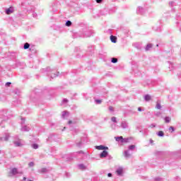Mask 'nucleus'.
Returning a JSON list of instances; mask_svg holds the SVG:
<instances>
[{"instance_id":"30","label":"nucleus","mask_w":181,"mask_h":181,"mask_svg":"<svg viewBox=\"0 0 181 181\" xmlns=\"http://www.w3.org/2000/svg\"><path fill=\"white\" fill-rule=\"evenodd\" d=\"M62 117V118H66V117H69V112L63 111Z\"/></svg>"},{"instance_id":"45","label":"nucleus","mask_w":181,"mask_h":181,"mask_svg":"<svg viewBox=\"0 0 181 181\" xmlns=\"http://www.w3.org/2000/svg\"><path fill=\"white\" fill-rule=\"evenodd\" d=\"M111 128H112V129H115L117 128V124H111Z\"/></svg>"},{"instance_id":"10","label":"nucleus","mask_w":181,"mask_h":181,"mask_svg":"<svg viewBox=\"0 0 181 181\" xmlns=\"http://www.w3.org/2000/svg\"><path fill=\"white\" fill-rule=\"evenodd\" d=\"M38 173H49L50 172V169L46 168H42L40 170H37Z\"/></svg>"},{"instance_id":"48","label":"nucleus","mask_w":181,"mask_h":181,"mask_svg":"<svg viewBox=\"0 0 181 181\" xmlns=\"http://www.w3.org/2000/svg\"><path fill=\"white\" fill-rule=\"evenodd\" d=\"M25 117H21V125H23L25 124Z\"/></svg>"},{"instance_id":"41","label":"nucleus","mask_w":181,"mask_h":181,"mask_svg":"<svg viewBox=\"0 0 181 181\" xmlns=\"http://www.w3.org/2000/svg\"><path fill=\"white\" fill-rule=\"evenodd\" d=\"M156 155H157L158 156L163 155V151H156Z\"/></svg>"},{"instance_id":"33","label":"nucleus","mask_w":181,"mask_h":181,"mask_svg":"<svg viewBox=\"0 0 181 181\" xmlns=\"http://www.w3.org/2000/svg\"><path fill=\"white\" fill-rule=\"evenodd\" d=\"M31 148H33V149H38L39 148V144H31Z\"/></svg>"},{"instance_id":"38","label":"nucleus","mask_w":181,"mask_h":181,"mask_svg":"<svg viewBox=\"0 0 181 181\" xmlns=\"http://www.w3.org/2000/svg\"><path fill=\"white\" fill-rule=\"evenodd\" d=\"M164 119L167 124H168V122H170V117H165Z\"/></svg>"},{"instance_id":"6","label":"nucleus","mask_w":181,"mask_h":181,"mask_svg":"<svg viewBox=\"0 0 181 181\" xmlns=\"http://www.w3.org/2000/svg\"><path fill=\"white\" fill-rule=\"evenodd\" d=\"M9 138H11V134L5 133L4 137H0V142H4V141L6 142L7 141L9 140Z\"/></svg>"},{"instance_id":"9","label":"nucleus","mask_w":181,"mask_h":181,"mask_svg":"<svg viewBox=\"0 0 181 181\" xmlns=\"http://www.w3.org/2000/svg\"><path fill=\"white\" fill-rule=\"evenodd\" d=\"M5 12L6 15H11V13H13V12H15V8H13V6H11L6 8Z\"/></svg>"},{"instance_id":"63","label":"nucleus","mask_w":181,"mask_h":181,"mask_svg":"<svg viewBox=\"0 0 181 181\" xmlns=\"http://www.w3.org/2000/svg\"><path fill=\"white\" fill-rule=\"evenodd\" d=\"M73 123V122L71 121V120H69V122H68V124L70 125V124H72Z\"/></svg>"},{"instance_id":"50","label":"nucleus","mask_w":181,"mask_h":181,"mask_svg":"<svg viewBox=\"0 0 181 181\" xmlns=\"http://www.w3.org/2000/svg\"><path fill=\"white\" fill-rule=\"evenodd\" d=\"M156 32H162V29L160 27H158L156 29H154Z\"/></svg>"},{"instance_id":"1","label":"nucleus","mask_w":181,"mask_h":181,"mask_svg":"<svg viewBox=\"0 0 181 181\" xmlns=\"http://www.w3.org/2000/svg\"><path fill=\"white\" fill-rule=\"evenodd\" d=\"M11 117H12V115L8 111V109H4L0 111V118L1 119L0 127H1V128H5L4 124H5Z\"/></svg>"},{"instance_id":"51","label":"nucleus","mask_w":181,"mask_h":181,"mask_svg":"<svg viewBox=\"0 0 181 181\" xmlns=\"http://www.w3.org/2000/svg\"><path fill=\"white\" fill-rule=\"evenodd\" d=\"M161 112H157L154 114V115H156V117H159L160 115H161Z\"/></svg>"},{"instance_id":"23","label":"nucleus","mask_w":181,"mask_h":181,"mask_svg":"<svg viewBox=\"0 0 181 181\" xmlns=\"http://www.w3.org/2000/svg\"><path fill=\"white\" fill-rule=\"evenodd\" d=\"M78 168L81 170H86V165H84V164H78Z\"/></svg>"},{"instance_id":"7","label":"nucleus","mask_w":181,"mask_h":181,"mask_svg":"<svg viewBox=\"0 0 181 181\" xmlns=\"http://www.w3.org/2000/svg\"><path fill=\"white\" fill-rule=\"evenodd\" d=\"M16 66L20 69H25V67H26V64L24 62H21V61H16Z\"/></svg>"},{"instance_id":"35","label":"nucleus","mask_w":181,"mask_h":181,"mask_svg":"<svg viewBox=\"0 0 181 181\" xmlns=\"http://www.w3.org/2000/svg\"><path fill=\"white\" fill-rule=\"evenodd\" d=\"M111 62H112V63H114V64L118 63V59H117V58H115V57H112V58L111 59Z\"/></svg>"},{"instance_id":"13","label":"nucleus","mask_w":181,"mask_h":181,"mask_svg":"<svg viewBox=\"0 0 181 181\" xmlns=\"http://www.w3.org/2000/svg\"><path fill=\"white\" fill-rule=\"evenodd\" d=\"M121 128L127 129V128H128V122H127V121H122L121 122Z\"/></svg>"},{"instance_id":"64","label":"nucleus","mask_w":181,"mask_h":181,"mask_svg":"<svg viewBox=\"0 0 181 181\" xmlns=\"http://www.w3.org/2000/svg\"><path fill=\"white\" fill-rule=\"evenodd\" d=\"M23 180H26V177H24L23 178Z\"/></svg>"},{"instance_id":"28","label":"nucleus","mask_w":181,"mask_h":181,"mask_svg":"<svg viewBox=\"0 0 181 181\" xmlns=\"http://www.w3.org/2000/svg\"><path fill=\"white\" fill-rule=\"evenodd\" d=\"M29 47H30V44H29L28 42H25L23 46L24 50H28Z\"/></svg>"},{"instance_id":"11","label":"nucleus","mask_w":181,"mask_h":181,"mask_svg":"<svg viewBox=\"0 0 181 181\" xmlns=\"http://www.w3.org/2000/svg\"><path fill=\"white\" fill-rule=\"evenodd\" d=\"M95 149H98V151H108V147L100 145V146H96Z\"/></svg>"},{"instance_id":"5","label":"nucleus","mask_w":181,"mask_h":181,"mask_svg":"<svg viewBox=\"0 0 181 181\" xmlns=\"http://www.w3.org/2000/svg\"><path fill=\"white\" fill-rule=\"evenodd\" d=\"M13 145L17 148H21V146H23L24 145H25V141L22 139L14 140Z\"/></svg>"},{"instance_id":"17","label":"nucleus","mask_w":181,"mask_h":181,"mask_svg":"<svg viewBox=\"0 0 181 181\" xmlns=\"http://www.w3.org/2000/svg\"><path fill=\"white\" fill-rule=\"evenodd\" d=\"M84 139H86V138L82 137L81 139V141L76 143V146H78V148H81V146H83V141H84Z\"/></svg>"},{"instance_id":"42","label":"nucleus","mask_w":181,"mask_h":181,"mask_svg":"<svg viewBox=\"0 0 181 181\" xmlns=\"http://www.w3.org/2000/svg\"><path fill=\"white\" fill-rule=\"evenodd\" d=\"M28 166H30V168H33V166H35V163H33V161L30 162L28 163Z\"/></svg>"},{"instance_id":"46","label":"nucleus","mask_w":181,"mask_h":181,"mask_svg":"<svg viewBox=\"0 0 181 181\" xmlns=\"http://www.w3.org/2000/svg\"><path fill=\"white\" fill-rule=\"evenodd\" d=\"M63 104H67V103H69V100L64 98L62 100Z\"/></svg>"},{"instance_id":"19","label":"nucleus","mask_w":181,"mask_h":181,"mask_svg":"<svg viewBox=\"0 0 181 181\" xmlns=\"http://www.w3.org/2000/svg\"><path fill=\"white\" fill-rule=\"evenodd\" d=\"M134 46L136 47V49H138V50H141V49H142V45L141 43L136 42L134 44Z\"/></svg>"},{"instance_id":"58","label":"nucleus","mask_w":181,"mask_h":181,"mask_svg":"<svg viewBox=\"0 0 181 181\" xmlns=\"http://www.w3.org/2000/svg\"><path fill=\"white\" fill-rule=\"evenodd\" d=\"M11 82H7L6 83V86H7V87H9V86H11Z\"/></svg>"},{"instance_id":"44","label":"nucleus","mask_w":181,"mask_h":181,"mask_svg":"<svg viewBox=\"0 0 181 181\" xmlns=\"http://www.w3.org/2000/svg\"><path fill=\"white\" fill-rule=\"evenodd\" d=\"M154 180L155 181H162V178L160 177H156L154 178Z\"/></svg>"},{"instance_id":"52","label":"nucleus","mask_w":181,"mask_h":181,"mask_svg":"<svg viewBox=\"0 0 181 181\" xmlns=\"http://www.w3.org/2000/svg\"><path fill=\"white\" fill-rule=\"evenodd\" d=\"M156 127V124H155V123H153V124H151L149 126L150 128H155Z\"/></svg>"},{"instance_id":"39","label":"nucleus","mask_w":181,"mask_h":181,"mask_svg":"<svg viewBox=\"0 0 181 181\" xmlns=\"http://www.w3.org/2000/svg\"><path fill=\"white\" fill-rule=\"evenodd\" d=\"M111 121L112 122H114L115 124H117V117H112V118H111Z\"/></svg>"},{"instance_id":"18","label":"nucleus","mask_w":181,"mask_h":181,"mask_svg":"<svg viewBox=\"0 0 181 181\" xmlns=\"http://www.w3.org/2000/svg\"><path fill=\"white\" fill-rule=\"evenodd\" d=\"M76 153H81L82 155H84V151H78L76 153H71V159H73V158H76Z\"/></svg>"},{"instance_id":"27","label":"nucleus","mask_w":181,"mask_h":181,"mask_svg":"<svg viewBox=\"0 0 181 181\" xmlns=\"http://www.w3.org/2000/svg\"><path fill=\"white\" fill-rule=\"evenodd\" d=\"M18 168H14L11 170V174L15 175H18Z\"/></svg>"},{"instance_id":"2","label":"nucleus","mask_w":181,"mask_h":181,"mask_svg":"<svg viewBox=\"0 0 181 181\" xmlns=\"http://www.w3.org/2000/svg\"><path fill=\"white\" fill-rule=\"evenodd\" d=\"M76 35L78 37H91L94 35V31L88 28H83Z\"/></svg>"},{"instance_id":"31","label":"nucleus","mask_w":181,"mask_h":181,"mask_svg":"<svg viewBox=\"0 0 181 181\" xmlns=\"http://www.w3.org/2000/svg\"><path fill=\"white\" fill-rule=\"evenodd\" d=\"M71 25H73V23L69 20L66 21L65 23V26H67L68 28H70V26H71Z\"/></svg>"},{"instance_id":"49","label":"nucleus","mask_w":181,"mask_h":181,"mask_svg":"<svg viewBox=\"0 0 181 181\" xmlns=\"http://www.w3.org/2000/svg\"><path fill=\"white\" fill-rule=\"evenodd\" d=\"M13 139H15V141H18V139H19V136L15 135V136H13Z\"/></svg>"},{"instance_id":"59","label":"nucleus","mask_w":181,"mask_h":181,"mask_svg":"<svg viewBox=\"0 0 181 181\" xmlns=\"http://www.w3.org/2000/svg\"><path fill=\"white\" fill-rule=\"evenodd\" d=\"M107 158H108L109 160H111V159H112V156H111L110 155L107 156Z\"/></svg>"},{"instance_id":"37","label":"nucleus","mask_w":181,"mask_h":181,"mask_svg":"<svg viewBox=\"0 0 181 181\" xmlns=\"http://www.w3.org/2000/svg\"><path fill=\"white\" fill-rule=\"evenodd\" d=\"M13 104H14V105H18L21 104V100L17 99L16 100H14Z\"/></svg>"},{"instance_id":"62","label":"nucleus","mask_w":181,"mask_h":181,"mask_svg":"<svg viewBox=\"0 0 181 181\" xmlns=\"http://www.w3.org/2000/svg\"><path fill=\"white\" fill-rule=\"evenodd\" d=\"M179 30H180V32L181 33V23H180V25H179Z\"/></svg>"},{"instance_id":"12","label":"nucleus","mask_w":181,"mask_h":181,"mask_svg":"<svg viewBox=\"0 0 181 181\" xmlns=\"http://www.w3.org/2000/svg\"><path fill=\"white\" fill-rule=\"evenodd\" d=\"M108 156V151L107 150H103V152L100 154V158H107Z\"/></svg>"},{"instance_id":"8","label":"nucleus","mask_w":181,"mask_h":181,"mask_svg":"<svg viewBox=\"0 0 181 181\" xmlns=\"http://www.w3.org/2000/svg\"><path fill=\"white\" fill-rule=\"evenodd\" d=\"M146 12V9L144 8L143 7L139 6L136 11L138 15H144Z\"/></svg>"},{"instance_id":"20","label":"nucleus","mask_w":181,"mask_h":181,"mask_svg":"<svg viewBox=\"0 0 181 181\" xmlns=\"http://www.w3.org/2000/svg\"><path fill=\"white\" fill-rule=\"evenodd\" d=\"M115 139L117 142H120V144H122V141L124 140V137L122 136L115 137Z\"/></svg>"},{"instance_id":"16","label":"nucleus","mask_w":181,"mask_h":181,"mask_svg":"<svg viewBox=\"0 0 181 181\" xmlns=\"http://www.w3.org/2000/svg\"><path fill=\"white\" fill-rule=\"evenodd\" d=\"M117 176H122V173H124V170L122 168H119L116 170Z\"/></svg>"},{"instance_id":"15","label":"nucleus","mask_w":181,"mask_h":181,"mask_svg":"<svg viewBox=\"0 0 181 181\" xmlns=\"http://www.w3.org/2000/svg\"><path fill=\"white\" fill-rule=\"evenodd\" d=\"M21 131L28 132V131H30V127H28L27 125H23L22 126Z\"/></svg>"},{"instance_id":"34","label":"nucleus","mask_w":181,"mask_h":181,"mask_svg":"<svg viewBox=\"0 0 181 181\" xmlns=\"http://www.w3.org/2000/svg\"><path fill=\"white\" fill-rule=\"evenodd\" d=\"M157 135L158 136H160V137L165 136V133L162 131H159L158 132H157Z\"/></svg>"},{"instance_id":"14","label":"nucleus","mask_w":181,"mask_h":181,"mask_svg":"<svg viewBox=\"0 0 181 181\" xmlns=\"http://www.w3.org/2000/svg\"><path fill=\"white\" fill-rule=\"evenodd\" d=\"M124 156L126 159H129L131 158V153H129V150H126L124 152Z\"/></svg>"},{"instance_id":"29","label":"nucleus","mask_w":181,"mask_h":181,"mask_svg":"<svg viewBox=\"0 0 181 181\" xmlns=\"http://www.w3.org/2000/svg\"><path fill=\"white\" fill-rule=\"evenodd\" d=\"M95 49V47L94 45H90V47H88V52H90V53H93Z\"/></svg>"},{"instance_id":"32","label":"nucleus","mask_w":181,"mask_h":181,"mask_svg":"<svg viewBox=\"0 0 181 181\" xmlns=\"http://www.w3.org/2000/svg\"><path fill=\"white\" fill-rule=\"evenodd\" d=\"M135 148H136V146L132 144V145H130L128 147V151H134L135 150Z\"/></svg>"},{"instance_id":"24","label":"nucleus","mask_w":181,"mask_h":181,"mask_svg":"<svg viewBox=\"0 0 181 181\" xmlns=\"http://www.w3.org/2000/svg\"><path fill=\"white\" fill-rule=\"evenodd\" d=\"M0 101H1V103H5V101H6V97L1 93H0Z\"/></svg>"},{"instance_id":"53","label":"nucleus","mask_w":181,"mask_h":181,"mask_svg":"<svg viewBox=\"0 0 181 181\" xmlns=\"http://www.w3.org/2000/svg\"><path fill=\"white\" fill-rule=\"evenodd\" d=\"M54 138V134H51L48 139H53Z\"/></svg>"},{"instance_id":"25","label":"nucleus","mask_w":181,"mask_h":181,"mask_svg":"<svg viewBox=\"0 0 181 181\" xmlns=\"http://www.w3.org/2000/svg\"><path fill=\"white\" fill-rule=\"evenodd\" d=\"M156 108H157V110H162V105H160V101L159 100L157 101Z\"/></svg>"},{"instance_id":"57","label":"nucleus","mask_w":181,"mask_h":181,"mask_svg":"<svg viewBox=\"0 0 181 181\" xmlns=\"http://www.w3.org/2000/svg\"><path fill=\"white\" fill-rule=\"evenodd\" d=\"M107 176H108V177H112V173H109L107 174Z\"/></svg>"},{"instance_id":"4","label":"nucleus","mask_w":181,"mask_h":181,"mask_svg":"<svg viewBox=\"0 0 181 181\" xmlns=\"http://www.w3.org/2000/svg\"><path fill=\"white\" fill-rule=\"evenodd\" d=\"M39 100H40V90L39 89H35L31 92L30 100L31 103H37Z\"/></svg>"},{"instance_id":"56","label":"nucleus","mask_w":181,"mask_h":181,"mask_svg":"<svg viewBox=\"0 0 181 181\" xmlns=\"http://www.w3.org/2000/svg\"><path fill=\"white\" fill-rule=\"evenodd\" d=\"M33 18H36L37 16V13H33Z\"/></svg>"},{"instance_id":"43","label":"nucleus","mask_w":181,"mask_h":181,"mask_svg":"<svg viewBox=\"0 0 181 181\" xmlns=\"http://www.w3.org/2000/svg\"><path fill=\"white\" fill-rule=\"evenodd\" d=\"M168 129H169V131H170V132L172 133V132H174V131H175V127H173L171 126V127H169Z\"/></svg>"},{"instance_id":"54","label":"nucleus","mask_w":181,"mask_h":181,"mask_svg":"<svg viewBox=\"0 0 181 181\" xmlns=\"http://www.w3.org/2000/svg\"><path fill=\"white\" fill-rule=\"evenodd\" d=\"M175 4V1H170L169 5L170 6H173V4Z\"/></svg>"},{"instance_id":"55","label":"nucleus","mask_w":181,"mask_h":181,"mask_svg":"<svg viewBox=\"0 0 181 181\" xmlns=\"http://www.w3.org/2000/svg\"><path fill=\"white\" fill-rule=\"evenodd\" d=\"M103 0H96L97 4H102Z\"/></svg>"},{"instance_id":"36","label":"nucleus","mask_w":181,"mask_h":181,"mask_svg":"<svg viewBox=\"0 0 181 181\" xmlns=\"http://www.w3.org/2000/svg\"><path fill=\"white\" fill-rule=\"evenodd\" d=\"M129 142V139L128 138H123V141H122V144H128Z\"/></svg>"},{"instance_id":"26","label":"nucleus","mask_w":181,"mask_h":181,"mask_svg":"<svg viewBox=\"0 0 181 181\" xmlns=\"http://www.w3.org/2000/svg\"><path fill=\"white\" fill-rule=\"evenodd\" d=\"M110 40L112 43H117V37L114 35L110 36Z\"/></svg>"},{"instance_id":"47","label":"nucleus","mask_w":181,"mask_h":181,"mask_svg":"<svg viewBox=\"0 0 181 181\" xmlns=\"http://www.w3.org/2000/svg\"><path fill=\"white\" fill-rule=\"evenodd\" d=\"M109 111H110V112H114V107L112 106H110Z\"/></svg>"},{"instance_id":"40","label":"nucleus","mask_w":181,"mask_h":181,"mask_svg":"<svg viewBox=\"0 0 181 181\" xmlns=\"http://www.w3.org/2000/svg\"><path fill=\"white\" fill-rule=\"evenodd\" d=\"M95 104H101V103H103V100H101L100 99H96V100H95Z\"/></svg>"},{"instance_id":"22","label":"nucleus","mask_w":181,"mask_h":181,"mask_svg":"<svg viewBox=\"0 0 181 181\" xmlns=\"http://www.w3.org/2000/svg\"><path fill=\"white\" fill-rule=\"evenodd\" d=\"M151 100H152V97L150 95H146L144 96V100L148 102V101H151Z\"/></svg>"},{"instance_id":"61","label":"nucleus","mask_w":181,"mask_h":181,"mask_svg":"<svg viewBox=\"0 0 181 181\" xmlns=\"http://www.w3.org/2000/svg\"><path fill=\"white\" fill-rule=\"evenodd\" d=\"M14 93H15V94H18V93H19V90H14Z\"/></svg>"},{"instance_id":"60","label":"nucleus","mask_w":181,"mask_h":181,"mask_svg":"<svg viewBox=\"0 0 181 181\" xmlns=\"http://www.w3.org/2000/svg\"><path fill=\"white\" fill-rule=\"evenodd\" d=\"M138 111L141 112V111H144V110H142V107H138Z\"/></svg>"},{"instance_id":"3","label":"nucleus","mask_w":181,"mask_h":181,"mask_svg":"<svg viewBox=\"0 0 181 181\" xmlns=\"http://www.w3.org/2000/svg\"><path fill=\"white\" fill-rule=\"evenodd\" d=\"M42 72L47 73V76L50 77V78H56V77H58L59 74V72H55L54 69H52L49 66L47 67L46 69H43Z\"/></svg>"},{"instance_id":"21","label":"nucleus","mask_w":181,"mask_h":181,"mask_svg":"<svg viewBox=\"0 0 181 181\" xmlns=\"http://www.w3.org/2000/svg\"><path fill=\"white\" fill-rule=\"evenodd\" d=\"M153 47V45L152 44H148L146 47H145V50L146 52L149 51L151 49H152V47Z\"/></svg>"}]
</instances>
